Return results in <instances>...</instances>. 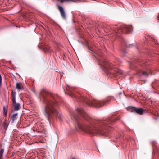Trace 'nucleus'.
I'll return each mask as SVG.
<instances>
[{"label":"nucleus","mask_w":159,"mask_h":159,"mask_svg":"<svg viewBox=\"0 0 159 159\" xmlns=\"http://www.w3.org/2000/svg\"><path fill=\"white\" fill-rule=\"evenodd\" d=\"M8 123L6 120H5L3 122V127L5 129H7L8 126Z\"/></svg>","instance_id":"f8f14e48"},{"label":"nucleus","mask_w":159,"mask_h":159,"mask_svg":"<svg viewBox=\"0 0 159 159\" xmlns=\"http://www.w3.org/2000/svg\"><path fill=\"white\" fill-rule=\"evenodd\" d=\"M114 71H115L116 73L121 74L122 73V70L120 69H116L115 70H114Z\"/></svg>","instance_id":"4468645a"},{"label":"nucleus","mask_w":159,"mask_h":159,"mask_svg":"<svg viewBox=\"0 0 159 159\" xmlns=\"http://www.w3.org/2000/svg\"><path fill=\"white\" fill-rule=\"evenodd\" d=\"M17 113L13 114L11 116V118L12 122H14L17 118Z\"/></svg>","instance_id":"9d476101"},{"label":"nucleus","mask_w":159,"mask_h":159,"mask_svg":"<svg viewBox=\"0 0 159 159\" xmlns=\"http://www.w3.org/2000/svg\"><path fill=\"white\" fill-rule=\"evenodd\" d=\"M77 101L85 102L90 107H99L108 103L110 101V100L107 99L105 101H100L94 98L89 99L87 97H82L79 98V100H77Z\"/></svg>","instance_id":"7ed1b4c3"},{"label":"nucleus","mask_w":159,"mask_h":159,"mask_svg":"<svg viewBox=\"0 0 159 159\" xmlns=\"http://www.w3.org/2000/svg\"><path fill=\"white\" fill-rule=\"evenodd\" d=\"M121 93H120V94H121Z\"/></svg>","instance_id":"4be33fe9"},{"label":"nucleus","mask_w":159,"mask_h":159,"mask_svg":"<svg viewBox=\"0 0 159 159\" xmlns=\"http://www.w3.org/2000/svg\"><path fill=\"white\" fill-rule=\"evenodd\" d=\"M76 111L78 115L74 116L73 118L76 122V128L77 127L79 129L89 134H98L107 136V131H104L103 129H105L106 130V125L112 124L115 121V118L112 116L105 120L93 119L81 108L77 109Z\"/></svg>","instance_id":"f257e3e1"},{"label":"nucleus","mask_w":159,"mask_h":159,"mask_svg":"<svg viewBox=\"0 0 159 159\" xmlns=\"http://www.w3.org/2000/svg\"><path fill=\"white\" fill-rule=\"evenodd\" d=\"M70 96H72L71 94H70Z\"/></svg>","instance_id":"412c9836"},{"label":"nucleus","mask_w":159,"mask_h":159,"mask_svg":"<svg viewBox=\"0 0 159 159\" xmlns=\"http://www.w3.org/2000/svg\"><path fill=\"white\" fill-rule=\"evenodd\" d=\"M154 155L155 154V152H154Z\"/></svg>","instance_id":"aec40b11"},{"label":"nucleus","mask_w":159,"mask_h":159,"mask_svg":"<svg viewBox=\"0 0 159 159\" xmlns=\"http://www.w3.org/2000/svg\"><path fill=\"white\" fill-rule=\"evenodd\" d=\"M43 50L45 52L50 53L51 51L50 47L49 46H47L43 48Z\"/></svg>","instance_id":"1a4fd4ad"},{"label":"nucleus","mask_w":159,"mask_h":159,"mask_svg":"<svg viewBox=\"0 0 159 159\" xmlns=\"http://www.w3.org/2000/svg\"><path fill=\"white\" fill-rule=\"evenodd\" d=\"M133 29V28L131 25H123L122 26L121 29L119 30V31L120 30L124 33L128 34L130 33Z\"/></svg>","instance_id":"423d86ee"},{"label":"nucleus","mask_w":159,"mask_h":159,"mask_svg":"<svg viewBox=\"0 0 159 159\" xmlns=\"http://www.w3.org/2000/svg\"><path fill=\"white\" fill-rule=\"evenodd\" d=\"M142 74L146 77H147L148 76V73L145 71H143Z\"/></svg>","instance_id":"f3484780"},{"label":"nucleus","mask_w":159,"mask_h":159,"mask_svg":"<svg viewBox=\"0 0 159 159\" xmlns=\"http://www.w3.org/2000/svg\"><path fill=\"white\" fill-rule=\"evenodd\" d=\"M16 88L19 90H20L21 89L20 84L19 83H16Z\"/></svg>","instance_id":"dca6fc26"},{"label":"nucleus","mask_w":159,"mask_h":159,"mask_svg":"<svg viewBox=\"0 0 159 159\" xmlns=\"http://www.w3.org/2000/svg\"><path fill=\"white\" fill-rule=\"evenodd\" d=\"M16 93L15 91H12L11 92V100L12 103L14 107V110L18 111L19 109V107L20 106V104L19 103H16Z\"/></svg>","instance_id":"39448f33"},{"label":"nucleus","mask_w":159,"mask_h":159,"mask_svg":"<svg viewBox=\"0 0 159 159\" xmlns=\"http://www.w3.org/2000/svg\"><path fill=\"white\" fill-rule=\"evenodd\" d=\"M40 96L43 98V101L45 104V106L43 111L44 116L49 120L53 118H58L61 119V114L57 109L59 106L58 104L56 101L55 102L49 99L52 98L55 99L53 95L45 89H43L41 91Z\"/></svg>","instance_id":"f03ea898"},{"label":"nucleus","mask_w":159,"mask_h":159,"mask_svg":"<svg viewBox=\"0 0 159 159\" xmlns=\"http://www.w3.org/2000/svg\"><path fill=\"white\" fill-rule=\"evenodd\" d=\"M135 113L139 115L143 114L144 110L141 108H135Z\"/></svg>","instance_id":"6e6552de"},{"label":"nucleus","mask_w":159,"mask_h":159,"mask_svg":"<svg viewBox=\"0 0 159 159\" xmlns=\"http://www.w3.org/2000/svg\"><path fill=\"white\" fill-rule=\"evenodd\" d=\"M99 64L100 66V68L104 72H107L108 69H113V65L105 60H102L100 61Z\"/></svg>","instance_id":"20e7f679"},{"label":"nucleus","mask_w":159,"mask_h":159,"mask_svg":"<svg viewBox=\"0 0 159 159\" xmlns=\"http://www.w3.org/2000/svg\"><path fill=\"white\" fill-rule=\"evenodd\" d=\"M7 108L6 107H3V112L4 114L6 115L7 113Z\"/></svg>","instance_id":"ddd939ff"},{"label":"nucleus","mask_w":159,"mask_h":159,"mask_svg":"<svg viewBox=\"0 0 159 159\" xmlns=\"http://www.w3.org/2000/svg\"><path fill=\"white\" fill-rule=\"evenodd\" d=\"M57 8L60 12L62 17L64 19H65L66 18V15L63 8L61 6H58Z\"/></svg>","instance_id":"0eeeda50"},{"label":"nucleus","mask_w":159,"mask_h":159,"mask_svg":"<svg viewBox=\"0 0 159 159\" xmlns=\"http://www.w3.org/2000/svg\"><path fill=\"white\" fill-rule=\"evenodd\" d=\"M153 39L154 41L156 43L159 44V43L157 42V40L156 39H155L154 37L153 38Z\"/></svg>","instance_id":"a211bd4d"},{"label":"nucleus","mask_w":159,"mask_h":159,"mask_svg":"<svg viewBox=\"0 0 159 159\" xmlns=\"http://www.w3.org/2000/svg\"><path fill=\"white\" fill-rule=\"evenodd\" d=\"M4 151L3 148L0 151V159H1Z\"/></svg>","instance_id":"2eb2a0df"},{"label":"nucleus","mask_w":159,"mask_h":159,"mask_svg":"<svg viewBox=\"0 0 159 159\" xmlns=\"http://www.w3.org/2000/svg\"><path fill=\"white\" fill-rule=\"evenodd\" d=\"M136 107H129L128 108V110L130 112H135Z\"/></svg>","instance_id":"9b49d317"},{"label":"nucleus","mask_w":159,"mask_h":159,"mask_svg":"<svg viewBox=\"0 0 159 159\" xmlns=\"http://www.w3.org/2000/svg\"><path fill=\"white\" fill-rule=\"evenodd\" d=\"M132 46V45H131V44L129 45V46H128L127 45H126V47H131Z\"/></svg>","instance_id":"6ab92c4d"}]
</instances>
